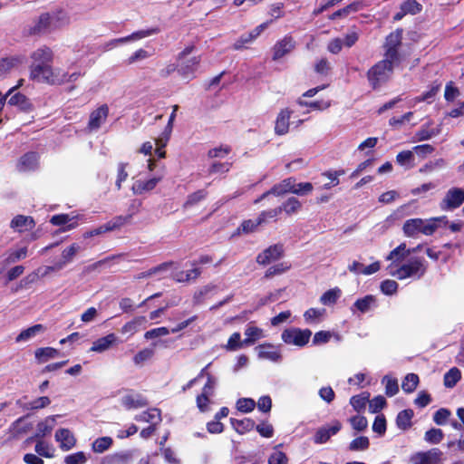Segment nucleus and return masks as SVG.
Returning a JSON list of instances; mask_svg holds the SVG:
<instances>
[{
    "label": "nucleus",
    "instance_id": "26",
    "mask_svg": "<svg viewBox=\"0 0 464 464\" xmlns=\"http://www.w3.org/2000/svg\"><path fill=\"white\" fill-rule=\"evenodd\" d=\"M363 7V4L362 1H354L351 3L350 5L344 6L343 8H341L335 12H334L329 18L332 20L339 19V18H346L351 14L356 13L360 10H362Z\"/></svg>",
    "mask_w": 464,
    "mask_h": 464
},
{
    "label": "nucleus",
    "instance_id": "12",
    "mask_svg": "<svg viewBox=\"0 0 464 464\" xmlns=\"http://www.w3.org/2000/svg\"><path fill=\"white\" fill-rule=\"evenodd\" d=\"M26 62L24 54H15L4 58H0V77L6 76L13 70L21 67Z\"/></svg>",
    "mask_w": 464,
    "mask_h": 464
},
{
    "label": "nucleus",
    "instance_id": "34",
    "mask_svg": "<svg viewBox=\"0 0 464 464\" xmlns=\"http://www.w3.org/2000/svg\"><path fill=\"white\" fill-rule=\"evenodd\" d=\"M230 423L238 434H245L255 428V420L251 418H244L243 420H237L231 418Z\"/></svg>",
    "mask_w": 464,
    "mask_h": 464
},
{
    "label": "nucleus",
    "instance_id": "11",
    "mask_svg": "<svg viewBox=\"0 0 464 464\" xmlns=\"http://www.w3.org/2000/svg\"><path fill=\"white\" fill-rule=\"evenodd\" d=\"M30 58L32 60L30 66H37L38 64L41 66L48 65L53 64L54 53L49 46L43 45L34 50L31 53Z\"/></svg>",
    "mask_w": 464,
    "mask_h": 464
},
{
    "label": "nucleus",
    "instance_id": "19",
    "mask_svg": "<svg viewBox=\"0 0 464 464\" xmlns=\"http://www.w3.org/2000/svg\"><path fill=\"white\" fill-rule=\"evenodd\" d=\"M35 227V221L31 216L16 215L10 222V227L18 233L31 230Z\"/></svg>",
    "mask_w": 464,
    "mask_h": 464
},
{
    "label": "nucleus",
    "instance_id": "15",
    "mask_svg": "<svg viewBox=\"0 0 464 464\" xmlns=\"http://www.w3.org/2000/svg\"><path fill=\"white\" fill-rule=\"evenodd\" d=\"M55 425V416H48L44 420H41L36 425V431L34 436L26 440L27 443L36 440H42L46 435L50 434Z\"/></svg>",
    "mask_w": 464,
    "mask_h": 464
},
{
    "label": "nucleus",
    "instance_id": "21",
    "mask_svg": "<svg viewBox=\"0 0 464 464\" xmlns=\"http://www.w3.org/2000/svg\"><path fill=\"white\" fill-rule=\"evenodd\" d=\"M293 113V111L288 108L283 109L278 113L276 124H275V132L277 135H285L289 130V120Z\"/></svg>",
    "mask_w": 464,
    "mask_h": 464
},
{
    "label": "nucleus",
    "instance_id": "44",
    "mask_svg": "<svg viewBox=\"0 0 464 464\" xmlns=\"http://www.w3.org/2000/svg\"><path fill=\"white\" fill-rule=\"evenodd\" d=\"M217 286L212 284L202 286L193 295V304L199 305L204 303L207 295L216 290Z\"/></svg>",
    "mask_w": 464,
    "mask_h": 464
},
{
    "label": "nucleus",
    "instance_id": "20",
    "mask_svg": "<svg viewBox=\"0 0 464 464\" xmlns=\"http://www.w3.org/2000/svg\"><path fill=\"white\" fill-rule=\"evenodd\" d=\"M442 451L437 448L419 453L414 464H441Z\"/></svg>",
    "mask_w": 464,
    "mask_h": 464
},
{
    "label": "nucleus",
    "instance_id": "54",
    "mask_svg": "<svg viewBox=\"0 0 464 464\" xmlns=\"http://www.w3.org/2000/svg\"><path fill=\"white\" fill-rule=\"evenodd\" d=\"M400 9H403L406 14H417L422 10V5L416 0H406L401 4Z\"/></svg>",
    "mask_w": 464,
    "mask_h": 464
},
{
    "label": "nucleus",
    "instance_id": "42",
    "mask_svg": "<svg viewBox=\"0 0 464 464\" xmlns=\"http://www.w3.org/2000/svg\"><path fill=\"white\" fill-rule=\"evenodd\" d=\"M342 295V290L339 287L332 288L321 295V303L324 305H333Z\"/></svg>",
    "mask_w": 464,
    "mask_h": 464
},
{
    "label": "nucleus",
    "instance_id": "10",
    "mask_svg": "<svg viewBox=\"0 0 464 464\" xmlns=\"http://www.w3.org/2000/svg\"><path fill=\"white\" fill-rule=\"evenodd\" d=\"M296 186V179L295 178H287L282 180L280 183L274 185L271 189L263 193L259 198L254 200V204L259 203L261 200L266 198L268 195H283L285 193H293Z\"/></svg>",
    "mask_w": 464,
    "mask_h": 464
},
{
    "label": "nucleus",
    "instance_id": "24",
    "mask_svg": "<svg viewBox=\"0 0 464 464\" xmlns=\"http://www.w3.org/2000/svg\"><path fill=\"white\" fill-rule=\"evenodd\" d=\"M122 405L128 409H139L148 406V400L141 394H127L121 400Z\"/></svg>",
    "mask_w": 464,
    "mask_h": 464
},
{
    "label": "nucleus",
    "instance_id": "9",
    "mask_svg": "<svg viewBox=\"0 0 464 464\" xmlns=\"http://www.w3.org/2000/svg\"><path fill=\"white\" fill-rule=\"evenodd\" d=\"M141 206V202L140 200L134 199L130 207V213L126 216H116L112 218L111 220L105 223V230L114 231L120 229L125 224L129 223L132 218L133 215L139 212V208Z\"/></svg>",
    "mask_w": 464,
    "mask_h": 464
},
{
    "label": "nucleus",
    "instance_id": "16",
    "mask_svg": "<svg viewBox=\"0 0 464 464\" xmlns=\"http://www.w3.org/2000/svg\"><path fill=\"white\" fill-rule=\"evenodd\" d=\"M133 459L132 450L117 451L103 456L99 464H130Z\"/></svg>",
    "mask_w": 464,
    "mask_h": 464
},
{
    "label": "nucleus",
    "instance_id": "48",
    "mask_svg": "<svg viewBox=\"0 0 464 464\" xmlns=\"http://www.w3.org/2000/svg\"><path fill=\"white\" fill-rule=\"evenodd\" d=\"M419 383V376L415 373H408L402 381L401 388L406 393L415 391Z\"/></svg>",
    "mask_w": 464,
    "mask_h": 464
},
{
    "label": "nucleus",
    "instance_id": "18",
    "mask_svg": "<svg viewBox=\"0 0 464 464\" xmlns=\"http://www.w3.org/2000/svg\"><path fill=\"white\" fill-rule=\"evenodd\" d=\"M39 163V154L35 151H29L20 157L17 162V169L21 172L35 170Z\"/></svg>",
    "mask_w": 464,
    "mask_h": 464
},
{
    "label": "nucleus",
    "instance_id": "58",
    "mask_svg": "<svg viewBox=\"0 0 464 464\" xmlns=\"http://www.w3.org/2000/svg\"><path fill=\"white\" fill-rule=\"evenodd\" d=\"M370 441L365 436H360L350 442L349 450L352 451H362L369 448Z\"/></svg>",
    "mask_w": 464,
    "mask_h": 464
},
{
    "label": "nucleus",
    "instance_id": "13",
    "mask_svg": "<svg viewBox=\"0 0 464 464\" xmlns=\"http://www.w3.org/2000/svg\"><path fill=\"white\" fill-rule=\"evenodd\" d=\"M295 48V41L291 35H285L283 39L277 41L273 46L272 60L277 61L285 55L291 53Z\"/></svg>",
    "mask_w": 464,
    "mask_h": 464
},
{
    "label": "nucleus",
    "instance_id": "6",
    "mask_svg": "<svg viewBox=\"0 0 464 464\" xmlns=\"http://www.w3.org/2000/svg\"><path fill=\"white\" fill-rule=\"evenodd\" d=\"M403 30L401 28L396 29L394 32H392L385 40L384 48L385 53L384 57L391 59V61H395L397 63H401V54L399 53V47L401 44Z\"/></svg>",
    "mask_w": 464,
    "mask_h": 464
},
{
    "label": "nucleus",
    "instance_id": "39",
    "mask_svg": "<svg viewBox=\"0 0 464 464\" xmlns=\"http://www.w3.org/2000/svg\"><path fill=\"white\" fill-rule=\"evenodd\" d=\"M158 33H160V28L153 27V28H150V29H148V30H141V31L134 32V33H132L131 34H130L128 36L121 37V38L116 39L114 41L116 43H126V42H129L130 40L141 39V38H144V37H147V36H150L151 34H158Z\"/></svg>",
    "mask_w": 464,
    "mask_h": 464
},
{
    "label": "nucleus",
    "instance_id": "61",
    "mask_svg": "<svg viewBox=\"0 0 464 464\" xmlns=\"http://www.w3.org/2000/svg\"><path fill=\"white\" fill-rule=\"evenodd\" d=\"M154 355V350L152 348H144L138 352L133 357V362L136 365H140L144 362L150 360Z\"/></svg>",
    "mask_w": 464,
    "mask_h": 464
},
{
    "label": "nucleus",
    "instance_id": "51",
    "mask_svg": "<svg viewBox=\"0 0 464 464\" xmlns=\"http://www.w3.org/2000/svg\"><path fill=\"white\" fill-rule=\"evenodd\" d=\"M51 404V400L48 396L38 397L32 401L25 404V410L37 411L44 409Z\"/></svg>",
    "mask_w": 464,
    "mask_h": 464
},
{
    "label": "nucleus",
    "instance_id": "4",
    "mask_svg": "<svg viewBox=\"0 0 464 464\" xmlns=\"http://www.w3.org/2000/svg\"><path fill=\"white\" fill-rule=\"evenodd\" d=\"M399 63L384 57L383 60L374 64L367 72V78L371 86L376 90L387 82L393 72L394 66Z\"/></svg>",
    "mask_w": 464,
    "mask_h": 464
},
{
    "label": "nucleus",
    "instance_id": "46",
    "mask_svg": "<svg viewBox=\"0 0 464 464\" xmlns=\"http://www.w3.org/2000/svg\"><path fill=\"white\" fill-rule=\"evenodd\" d=\"M246 338L243 343L246 345L253 344L256 340L263 337V330L256 326H248L245 331Z\"/></svg>",
    "mask_w": 464,
    "mask_h": 464
},
{
    "label": "nucleus",
    "instance_id": "8",
    "mask_svg": "<svg viewBox=\"0 0 464 464\" xmlns=\"http://www.w3.org/2000/svg\"><path fill=\"white\" fill-rule=\"evenodd\" d=\"M285 256V246L282 243H276L269 246L260 252L256 261L260 266H266L272 262L278 261Z\"/></svg>",
    "mask_w": 464,
    "mask_h": 464
},
{
    "label": "nucleus",
    "instance_id": "3",
    "mask_svg": "<svg viewBox=\"0 0 464 464\" xmlns=\"http://www.w3.org/2000/svg\"><path fill=\"white\" fill-rule=\"evenodd\" d=\"M29 78L33 82L49 85H61L65 83L67 72L60 68H53V64L29 66Z\"/></svg>",
    "mask_w": 464,
    "mask_h": 464
},
{
    "label": "nucleus",
    "instance_id": "43",
    "mask_svg": "<svg viewBox=\"0 0 464 464\" xmlns=\"http://www.w3.org/2000/svg\"><path fill=\"white\" fill-rule=\"evenodd\" d=\"M413 417L412 410H403L400 411L396 417V424L399 429L406 430L411 425V419Z\"/></svg>",
    "mask_w": 464,
    "mask_h": 464
},
{
    "label": "nucleus",
    "instance_id": "59",
    "mask_svg": "<svg viewBox=\"0 0 464 464\" xmlns=\"http://www.w3.org/2000/svg\"><path fill=\"white\" fill-rule=\"evenodd\" d=\"M444 438V433L440 429L432 428L425 432L424 439L430 444H438Z\"/></svg>",
    "mask_w": 464,
    "mask_h": 464
},
{
    "label": "nucleus",
    "instance_id": "33",
    "mask_svg": "<svg viewBox=\"0 0 464 464\" xmlns=\"http://www.w3.org/2000/svg\"><path fill=\"white\" fill-rule=\"evenodd\" d=\"M344 170L327 171L321 173V187L330 188L339 184V176L343 175Z\"/></svg>",
    "mask_w": 464,
    "mask_h": 464
},
{
    "label": "nucleus",
    "instance_id": "40",
    "mask_svg": "<svg viewBox=\"0 0 464 464\" xmlns=\"http://www.w3.org/2000/svg\"><path fill=\"white\" fill-rule=\"evenodd\" d=\"M27 256V247H21L15 250H9L5 254V258L4 260V264L5 266L14 264L21 259H24Z\"/></svg>",
    "mask_w": 464,
    "mask_h": 464
},
{
    "label": "nucleus",
    "instance_id": "55",
    "mask_svg": "<svg viewBox=\"0 0 464 464\" xmlns=\"http://www.w3.org/2000/svg\"><path fill=\"white\" fill-rule=\"evenodd\" d=\"M343 341V335L337 331H321V344L329 342L339 344Z\"/></svg>",
    "mask_w": 464,
    "mask_h": 464
},
{
    "label": "nucleus",
    "instance_id": "38",
    "mask_svg": "<svg viewBox=\"0 0 464 464\" xmlns=\"http://www.w3.org/2000/svg\"><path fill=\"white\" fill-rule=\"evenodd\" d=\"M58 350L53 347H42L38 348L34 352L35 359L39 363L47 362L51 358H54L58 355Z\"/></svg>",
    "mask_w": 464,
    "mask_h": 464
},
{
    "label": "nucleus",
    "instance_id": "49",
    "mask_svg": "<svg viewBox=\"0 0 464 464\" xmlns=\"http://www.w3.org/2000/svg\"><path fill=\"white\" fill-rule=\"evenodd\" d=\"M396 161L399 165L406 167L407 169L413 167V165H414L413 151H411V150L401 151L396 156Z\"/></svg>",
    "mask_w": 464,
    "mask_h": 464
},
{
    "label": "nucleus",
    "instance_id": "28",
    "mask_svg": "<svg viewBox=\"0 0 464 464\" xmlns=\"http://www.w3.org/2000/svg\"><path fill=\"white\" fill-rule=\"evenodd\" d=\"M72 220L68 214H58L54 215L51 218L50 223L53 226L63 227L59 229V232H66L68 230L73 229L77 226V222L73 221L72 223H69Z\"/></svg>",
    "mask_w": 464,
    "mask_h": 464
},
{
    "label": "nucleus",
    "instance_id": "41",
    "mask_svg": "<svg viewBox=\"0 0 464 464\" xmlns=\"http://www.w3.org/2000/svg\"><path fill=\"white\" fill-rule=\"evenodd\" d=\"M375 297L372 295H368L356 300L353 304V307H355L361 313L364 314L371 310V308L375 304Z\"/></svg>",
    "mask_w": 464,
    "mask_h": 464
},
{
    "label": "nucleus",
    "instance_id": "2",
    "mask_svg": "<svg viewBox=\"0 0 464 464\" xmlns=\"http://www.w3.org/2000/svg\"><path fill=\"white\" fill-rule=\"evenodd\" d=\"M388 274L399 280L407 278L420 279L427 271V263L423 257H411L401 266L390 264L387 266Z\"/></svg>",
    "mask_w": 464,
    "mask_h": 464
},
{
    "label": "nucleus",
    "instance_id": "62",
    "mask_svg": "<svg viewBox=\"0 0 464 464\" xmlns=\"http://www.w3.org/2000/svg\"><path fill=\"white\" fill-rule=\"evenodd\" d=\"M79 249L80 246L76 243H73L70 246L63 249L62 252L63 262L60 265V267H62L63 265L71 262L75 256L76 253L79 251Z\"/></svg>",
    "mask_w": 464,
    "mask_h": 464
},
{
    "label": "nucleus",
    "instance_id": "53",
    "mask_svg": "<svg viewBox=\"0 0 464 464\" xmlns=\"http://www.w3.org/2000/svg\"><path fill=\"white\" fill-rule=\"evenodd\" d=\"M300 208L301 202L294 197L289 198L281 206H279L281 212L285 211L286 215L295 213L298 209H300Z\"/></svg>",
    "mask_w": 464,
    "mask_h": 464
},
{
    "label": "nucleus",
    "instance_id": "36",
    "mask_svg": "<svg viewBox=\"0 0 464 464\" xmlns=\"http://www.w3.org/2000/svg\"><path fill=\"white\" fill-rule=\"evenodd\" d=\"M208 195V190L205 188L198 189L188 195L186 201L183 203V208H189L202 200L206 199Z\"/></svg>",
    "mask_w": 464,
    "mask_h": 464
},
{
    "label": "nucleus",
    "instance_id": "7",
    "mask_svg": "<svg viewBox=\"0 0 464 464\" xmlns=\"http://www.w3.org/2000/svg\"><path fill=\"white\" fill-rule=\"evenodd\" d=\"M464 203V189L457 187L450 188L440 202V208L444 211H452Z\"/></svg>",
    "mask_w": 464,
    "mask_h": 464
},
{
    "label": "nucleus",
    "instance_id": "32",
    "mask_svg": "<svg viewBox=\"0 0 464 464\" xmlns=\"http://www.w3.org/2000/svg\"><path fill=\"white\" fill-rule=\"evenodd\" d=\"M113 439L110 436L99 437L92 441L91 449L94 453L102 454L109 450L113 446Z\"/></svg>",
    "mask_w": 464,
    "mask_h": 464
},
{
    "label": "nucleus",
    "instance_id": "29",
    "mask_svg": "<svg viewBox=\"0 0 464 464\" xmlns=\"http://www.w3.org/2000/svg\"><path fill=\"white\" fill-rule=\"evenodd\" d=\"M342 429V423L334 420L329 424L321 427V444L327 442L330 438L337 434Z\"/></svg>",
    "mask_w": 464,
    "mask_h": 464
},
{
    "label": "nucleus",
    "instance_id": "27",
    "mask_svg": "<svg viewBox=\"0 0 464 464\" xmlns=\"http://www.w3.org/2000/svg\"><path fill=\"white\" fill-rule=\"evenodd\" d=\"M147 323V319L143 315L136 316L132 320L127 322L125 324L122 325L121 328V333L122 334H130L133 335L135 334L141 326H144Z\"/></svg>",
    "mask_w": 464,
    "mask_h": 464
},
{
    "label": "nucleus",
    "instance_id": "5",
    "mask_svg": "<svg viewBox=\"0 0 464 464\" xmlns=\"http://www.w3.org/2000/svg\"><path fill=\"white\" fill-rule=\"evenodd\" d=\"M312 335L309 329L291 327L285 329L281 334L282 340L286 344L303 347L308 343Z\"/></svg>",
    "mask_w": 464,
    "mask_h": 464
},
{
    "label": "nucleus",
    "instance_id": "63",
    "mask_svg": "<svg viewBox=\"0 0 464 464\" xmlns=\"http://www.w3.org/2000/svg\"><path fill=\"white\" fill-rule=\"evenodd\" d=\"M232 149L228 145H221L219 147L213 148L208 151V157L209 159L224 158L231 152Z\"/></svg>",
    "mask_w": 464,
    "mask_h": 464
},
{
    "label": "nucleus",
    "instance_id": "31",
    "mask_svg": "<svg viewBox=\"0 0 464 464\" xmlns=\"http://www.w3.org/2000/svg\"><path fill=\"white\" fill-rule=\"evenodd\" d=\"M52 17L49 13L42 14L37 23L29 29V34L32 35L45 33L51 25Z\"/></svg>",
    "mask_w": 464,
    "mask_h": 464
},
{
    "label": "nucleus",
    "instance_id": "14",
    "mask_svg": "<svg viewBox=\"0 0 464 464\" xmlns=\"http://www.w3.org/2000/svg\"><path fill=\"white\" fill-rule=\"evenodd\" d=\"M109 115V107L102 104L90 114L87 128L90 131L97 130L106 121Z\"/></svg>",
    "mask_w": 464,
    "mask_h": 464
},
{
    "label": "nucleus",
    "instance_id": "50",
    "mask_svg": "<svg viewBox=\"0 0 464 464\" xmlns=\"http://www.w3.org/2000/svg\"><path fill=\"white\" fill-rule=\"evenodd\" d=\"M44 330L43 324H34L24 331H22L15 338L16 342L26 341L31 337H34L37 333Z\"/></svg>",
    "mask_w": 464,
    "mask_h": 464
},
{
    "label": "nucleus",
    "instance_id": "30",
    "mask_svg": "<svg viewBox=\"0 0 464 464\" xmlns=\"http://www.w3.org/2000/svg\"><path fill=\"white\" fill-rule=\"evenodd\" d=\"M8 104L11 106H16L23 111H30L33 110V105L30 100L21 92L12 95L8 100Z\"/></svg>",
    "mask_w": 464,
    "mask_h": 464
},
{
    "label": "nucleus",
    "instance_id": "64",
    "mask_svg": "<svg viewBox=\"0 0 464 464\" xmlns=\"http://www.w3.org/2000/svg\"><path fill=\"white\" fill-rule=\"evenodd\" d=\"M86 462L87 457L83 451H77L64 458V464H85Z\"/></svg>",
    "mask_w": 464,
    "mask_h": 464
},
{
    "label": "nucleus",
    "instance_id": "60",
    "mask_svg": "<svg viewBox=\"0 0 464 464\" xmlns=\"http://www.w3.org/2000/svg\"><path fill=\"white\" fill-rule=\"evenodd\" d=\"M231 167H232L231 162L215 161L209 166L208 172L209 175L218 174V173L223 174V173L228 172L230 170Z\"/></svg>",
    "mask_w": 464,
    "mask_h": 464
},
{
    "label": "nucleus",
    "instance_id": "56",
    "mask_svg": "<svg viewBox=\"0 0 464 464\" xmlns=\"http://www.w3.org/2000/svg\"><path fill=\"white\" fill-rule=\"evenodd\" d=\"M38 279V274L36 272H32L20 280L15 288L13 289V292H18L21 289H27L31 285L37 282Z\"/></svg>",
    "mask_w": 464,
    "mask_h": 464
},
{
    "label": "nucleus",
    "instance_id": "47",
    "mask_svg": "<svg viewBox=\"0 0 464 464\" xmlns=\"http://www.w3.org/2000/svg\"><path fill=\"white\" fill-rule=\"evenodd\" d=\"M155 419H157L159 421L161 420L160 411L156 408L145 411L142 413H140V415L135 417L136 420L143 421V422H151Z\"/></svg>",
    "mask_w": 464,
    "mask_h": 464
},
{
    "label": "nucleus",
    "instance_id": "17",
    "mask_svg": "<svg viewBox=\"0 0 464 464\" xmlns=\"http://www.w3.org/2000/svg\"><path fill=\"white\" fill-rule=\"evenodd\" d=\"M200 56H194L186 61H179L178 72L185 79H193L196 71L200 63Z\"/></svg>",
    "mask_w": 464,
    "mask_h": 464
},
{
    "label": "nucleus",
    "instance_id": "45",
    "mask_svg": "<svg viewBox=\"0 0 464 464\" xmlns=\"http://www.w3.org/2000/svg\"><path fill=\"white\" fill-rule=\"evenodd\" d=\"M461 378V372L457 367H452L444 374V386L453 388Z\"/></svg>",
    "mask_w": 464,
    "mask_h": 464
},
{
    "label": "nucleus",
    "instance_id": "37",
    "mask_svg": "<svg viewBox=\"0 0 464 464\" xmlns=\"http://www.w3.org/2000/svg\"><path fill=\"white\" fill-rule=\"evenodd\" d=\"M291 266H292L289 262H281L273 265L266 270L264 274V278L268 279L276 276L283 275L289 271Z\"/></svg>",
    "mask_w": 464,
    "mask_h": 464
},
{
    "label": "nucleus",
    "instance_id": "25",
    "mask_svg": "<svg viewBox=\"0 0 464 464\" xmlns=\"http://www.w3.org/2000/svg\"><path fill=\"white\" fill-rule=\"evenodd\" d=\"M117 341V336L114 334H109L106 336L98 338L92 343L90 349L92 352L102 353L108 350Z\"/></svg>",
    "mask_w": 464,
    "mask_h": 464
},
{
    "label": "nucleus",
    "instance_id": "22",
    "mask_svg": "<svg viewBox=\"0 0 464 464\" xmlns=\"http://www.w3.org/2000/svg\"><path fill=\"white\" fill-rule=\"evenodd\" d=\"M55 440L59 441L60 448L63 450H69L72 449L76 444V439L70 430L65 428H61L55 432Z\"/></svg>",
    "mask_w": 464,
    "mask_h": 464
},
{
    "label": "nucleus",
    "instance_id": "35",
    "mask_svg": "<svg viewBox=\"0 0 464 464\" xmlns=\"http://www.w3.org/2000/svg\"><path fill=\"white\" fill-rule=\"evenodd\" d=\"M161 178H151L147 180H137L132 187L134 193L142 194L154 189Z\"/></svg>",
    "mask_w": 464,
    "mask_h": 464
},
{
    "label": "nucleus",
    "instance_id": "23",
    "mask_svg": "<svg viewBox=\"0 0 464 464\" xmlns=\"http://www.w3.org/2000/svg\"><path fill=\"white\" fill-rule=\"evenodd\" d=\"M256 349L258 351V357L261 359L278 362L282 358L280 351L271 343L260 344Z\"/></svg>",
    "mask_w": 464,
    "mask_h": 464
},
{
    "label": "nucleus",
    "instance_id": "1",
    "mask_svg": "<svg viewBox=\"0 0 464 464\" xmlns=\"http://www.w3.org/2000/svg\"><path fill=\"white\" fill-rule=\"evenodd\" d=\"M447 224L448 218L446 216L428 219L420 218H410L404 222L402 231L405 237L417 238L420 234L431 236L439 227L446 226Z\"/></svg>",
    "mask_w": 464,
    "mask_h": 464
},
{
    "label": "nucleus",
    "instance_id": "57",
    "mask_svg": "<svg viewBox=\"0 0 464 464\" xmlns=\"http://www.w3.org/2000/svg\"><path fill=\"white\" fill-rule=\"evenodd\" d=\"M38 279V274L36 272H32L20 280L15 288L13 289V292H18L21 289H27L31 285L37 282Z\"/></svg>",
    "mask_w": 464,
    "mask_h": 464
},
{
    "label": "nucleus",
    "instance_id": "52",
    "mask_svg": "<svg viewBox=\"0 0 464 464\" xmlns=\"http://www.w3.org/2000/svg\"><path fill=\"white\" fill-rule=\"evenodd\" d=\"M256 401L251 398H240L236 402L237 410L243 413H249L256 408Z\"/></svg>",
    "mask_w": 464,
    "mask_h": 464
}]
</instances>
